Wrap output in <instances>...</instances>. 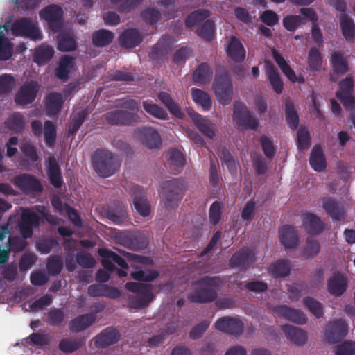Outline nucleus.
Instances as JSON below:
<instances>
[{
  "label": "nucleus",
  "mask_w": 355,
  "mask_h": 355,
  "mask_svg": "<svg viewBox=\"0 0 355 355\" xmlns=\"http://www.w3.org/2000/svg\"><path fill=\"white\" fill-rule=\"evenodd\" d=\"M43 132L46 146L49 147L54 146L57 137L55 125L51 121H46L44 125Z\"/></svg>",
  "instance_id": "4d7b16f0"
},
{
  "label": "nucleus",
  "mask_w": 355,
  "mask_h": 355,
  "mask_svg": "<svg viewBox=\"0 0 355 355\" xmlns=\"http://www.w3.org/2000/svg\"><path fill=\"white\" fill-rule=\"evenodd\" d=\"M254 261V253L248 248L239 250L230 259V265L246 270Z\"/></svg>",
  "instance_id": "6ab92c4d"
},
{
  "label": "nucleus",
  "mask_w": 355,
  "mask_h": 355,
  "mask_svg": "<svg viewBox=\"0 0 355 355\" xmlns=\"http://www.w3.org/2000/svg\"><path fill=\"white\" fill-rule=\"evenodd\" d=\"M88 294L91 297H107L110 299L119 298L121 293L116 287L103 284H94L88 287Z\"/></svg>",
  "instance_id": "5701e85b"
},
{
  "label": "nucleus",
  "mask_w": 355,
  "mask_h": 355,
  "mask_svg": "<svg viewBox=\"0 0 355 355\" xmlns=\"http://www.w3.org/2000/svg\"><path fill=\"white\" fill-rule=\"evenodd\" d=\"M348 325L342 319L330 322L325 330V337L329 343L340 342L347 334Z\"/></svg>",
  "instance_id": "2eb2a0df"
},
{
  "label": "nucleus",
  "mask_w": 355,
  "mask_h": 355,
  "mask_svg": "<svg viewBox=\"0 0 355 355\" xmlns=\"http://www.w3.org/2000/svg\"><path fill=\"white\" fill-rule=\"evenodd\" d=\"M12 31L17 36H24L33 40H40L42 38L38 27L28 17L17 19L13 24Z\"/></svg>",
  "instance_id": "0eeeda50"
},
{
  "label": "nucleus",
  "mask_w": 355,
  "mask_h": 355,
  "mask_svg": "<svg viewBox=\"0 0 355 355\" xmlns=\"http://www.w3.org/2000/svg\"><path fill=\"white\" fill-rule=\"evenodd\" d=\"M327 286L328 291L331 295L339 297L345 292L347 280L345 277L340 273L334 274L328 280Z\"/></svg>",
  "instance_id": "473e14b6"
},
{
  "label": "nucleus",
  "mask_w": 355,
  "mask_h": 355,
  "mask_svg": "<svg viewBox=\"0 0 355 355\" xmlns=\"http://www.w3.org/2000/svg\"><path fill=\"white\" fill-rule=\"evenodd\" d=\"M58 49L63 52L74 51L77 44L74 37L70 33L61 32L58 37Z\"/></svg>",
  "instance_id": "79ce46f5"
},
{
  "label": "nucleus",
  "mask_w": 355,
  "mask_h": 355,
  "mask_svg": "<svg viewBox=\"0 0 355 355\" xmlns=\"http://www.w3.org/2000/svg\"><path fill=\"white\" fill-rule=\"evenodd\" d=\"M46 269L53 276L59 275L63 269V261L60 255L49 257L46 262Z\"/></svg>",
  "instance_id": "5fc2aeb1"
},
{
  "label": "nucleus",
  "mask_w": 355,
  "mask_h": 355,
  "mask_svg": "<svg viewBox=\"0 0 355 355\" xmlns=\"http://www.w3.org/2000/svg\"><path fill=\"white\" fill-rule=\"evenodd\" d=\"M39 91L37 82L31 80L23 85L15 96V101L19 105H27L32 103Z\"/></svg>",
  "instance_id": "ddd939ff"
},
{
  "label": "nucleus",
  "mask_w": 355,
  "mask_h": 355,
  "mask_svg": "<svg viewBox=\"0 0 355 355\" xmlns=\"http://www.w3.org/2000/svg\"><path fill=\"white\" fill-rule=\"evenodd\" d=\"M330 63L333 71L337 75H344L349 71L347 58L341 52H334L331 56Z\"/></svg>",
  "instance_id": "c9c22d12"
},
{
  "label": "nucleus",
  "mask_w": 355,
  "mask_h": 355,
  "mask_svg": "<svg viewBox=\"0 0 355 355\" xmlns=\"http://www.w3.org/2000/svg\"><path fill=\"white\" fill-rule=\"evenodd\" d=\"M214 94L217 101L225 106L230 104L233 96V85L226 71L217 73L213 83Z\"/></svg>",
  "instance_id": "39448f33"
},
{
  "label": "nucleus",
  "mask_w": 355,
  "mask_h": 355,
  "mask_svg": "<svg viewBox=\"0 0 355 355\" xmlns=\"http://www.w3.org/2000/svg\"><path fill=\"white\" fill-rule=\"evenodd\" d=\"M105 119L111 125H134L140 122V117L136 113L122 110L108 112L105 114Z\"/></svg>",
  "instance_id": "6e6552de"
},
{
  "label": "nucleus",
  "mask_w": 355,
  "mask_h": 355,
  "mask_svg": "<svg viewBox=\"0 0 355 355\" xmlns=\"http://www.w3.org/2000/svg\"><path fill=\"white\" fill-rule=\"evenodd\" d=\"M121 338L119 331L113 327L104 329L94 338V344L98 348H106L116 343Z\"/></svg>",
  "instance_id": "a211bd4d"
},
{
  "label": "nucleus",
  "mask_w": 355,
  "mask_h": 355,
  "mask_svg": "<svg viewBox=\"0 0 355 355\" xmlns=\"http://www.w3.org/2000/svg\"><path fill=\"white\" fill-rule=\"evenodd\" d=\"M168 155L171 168L180 172L179 168H182L185 164L183 154L180 150L173 148L168 150Z\"/></svg>",
  "instance_id": "6e6d98bb"
},
{
  "label": "nucleus",
  "mask_w": 355,
  "mask_h": 355,
  "mask_svg": "<svg viewBox=\"0 0 355 355\" xmlns=\"http://www.w3.org/2000/svg\"><path fill=\"white\" fill-rule=\"evenodd\" d=\"M215 327L224 333L239 336L243 331L244 324L238 318L225 316L217 320L215 322Z\"/></svg>",
  "instance_id": "4468645a"
},
{
  "label": "nucleus",
  "mask_w": 355,
  "mask_h": 355,
  "mask_svg": "<svg viewBox=\"0 0 355 355\" xmlns=\"http://www.w3.org/2000/svg\"><path fill=\"white\" fill-rule=\"evenodd\" d=\"M64 318L65 314L62 309L53 308L47 314L46 322L51 326L58 327L62 324Z\"/></svg>",
  "instance_id": "13d9d810"
},
{
  "label": "nucleus",
  "mask_w": 355,
  "mask_h": 355,
  "mask_svg": "<svg viewBox=\"0 0 355 355\" xmlns=\"http://www.w3.org/2000/svg\"><path fill=\"white\" fill-rule=\"evenodd\" d=\"M297 144L300 150H306L311 146L310 134L306 128L301 127L297 131Z\"/></svg>",
  "instance_id": "e2e57ef3"
},
{
  "label": "nucleus",
  "mask_w": 355,
  "mask_h": 355,
  "mask_svg": "<svg viewBox=\"0 0 355 355\" xmlns=\"http://www.w3.org/2000/svg\"><path fill=\"white\" fill-rule=\"evenodd\" d=\"M74 64V58L69 55L62 57L55 69L56 77L62 82L67 81L69 78V73L72 71Z\"/></svg>",
  "instance_id": "2f4dec72"
},
{
  "label": "nucleus",
  "mask_w": 355,
  "mask_h": 355,
  "mask_svg": "<svg viewBox=\"0 0 355 355\" xmlns=\"http://www.w3.org/2000/svg\"><path fill=\"white\" fill-rule=\"evenodd\" d=\"M13 184L27 194L40 193L43 190V187L40 180L34 175L27 173L16 176L13 180Z\"/></svg>",
  "instance_id": "9b49d317"
},
{
  "label": "nucleus",
  "mask_w": 355,
  "mask_h": 355,
  "mask_svg": "<svg viewBox=\"0 0 355 355\" xmlns=\"http://www.w3.org/2000/svg\"><path fill=\"white\" fill-rule=\"evenodd\" d=\"M98 254L103 258H110V259H112L119 266L123 269H127L128 268V264L125 260L116 252L110 250L106 248H100L98 250Z\"/></svg>",
  "instance_id": "bf43d9fd"
},
{
  "label": "nucleus",
  "mask_w": 355,
  "mask_h": 355,
  "mask_svg": "<svg viewBox=\"0 0 355 355\" xmlns=\"http://www.w3.org/2000/svg\"><path fill=\"white\" fill-rule=\"evenodd\" d=\"M342 33L347 41L352 42L355 37V24L346 13L339 16Z\"/></svg>",
  "instance_id": "ea45409f"
},
{
  "label": "nucleus",
  "mask_w": 355,
  "mask_h": 355,
  "mask_svg": "<svg viewBox=\"0 0 355 355\" xmlns=\"http://www.w3.org/2000/svg\"><path fill=\"white\" fill-rule=\"evenodd\" d=\"M215 33V24L211 19L206 20L197 29V34L207 41L214 40Z\"/></svg>",
  "instance_id": "864d4df0"
},
{
  "label": "nucleus",
  "mask_w": 355,
  "mask_h": 355,
  "mask_svg": "<svg viewBox=\"0 0 355 355\" xmlns=\"http://www.w3.org/2000/svg\"><path fill=\"white\" fill-rule=\"evenodd\" d=\"M46 162V173L49 182L56 189L63 185V178L61 168L56 158L53 156L48 157Z\"/></svg>",
  "instance_id": "aec40b11"
},
{
  "label": "nucleus",
  "mask_w": 355,
  "mask_h": 355,
  "mask_svg": "<svg viewBox=\"0 0 355 355\" xmlns=\"http://www.w3.org/2000/svg\"><path fill=\"white\" fill-rule=\"evenodd\" d=\"M87 115V109H80L73 112L71 115V119L68 130V134L69 135H75L77 132Z\"/></svg>",
  "instance_id": "c03bdc74"
},
{
  "label": "nucleus",
  "mask_w": 355,
  "mask_h": 355,
  "mask_svg": "<svg viewBox=\"0 0 355 355\" xmlns=\"http://www.w3.org/2000/svg\"><path fill=\"white\" fill-rule=\"evenodd\" d=\"M191 96L194 102L200 105L204 110H209L211 107L209 95L205 91L197 88L191 89Z\"/></svg>",
  "instance_id": "09e8293b"
},
{
  "label": "nucleus",
  "mask_w": 355,
  "mask_h": 355,
  "mask_svg": "<svg viewBox=\"0 0 355 355\" xmlns=\"http://www.w3.org/2000/svg\"><path fill=\"white\" fill-rule=\"evenodd\" d=\"M114 38V33L106 29H99L92 34V44L96 47H104L110 44Z\"/></svg>",
  "instance_id": "a19ab883"
},
{
  "label": "nucleus",
  "mask_w": 355,
  "mask_h": 355,
  "mask_svg": "<svg viewBox=\"0 0 355 355\" xmlns=\"http://www.w3.org/2000/svg\"><path fill=\"white\" fill-rule=\"evenodd\" d=\"M54 55V50L49 46H41L36 49L34 54V62L38 64L48 62Z\"/></svg>",
  "instance_id": "8fccbe9b"
},
{
  "label": "nucleus",
  "mask_w": 355,
  "mask_h": 355,
  "mask_svg": "<svg viewBox=\"0 0 355 355\" xmlns=\"http://www.w3.org/2000/svg\"><path fill=\"white\" fill-rule=\"evenodd\" d=\"M160 101L167 107L171 114L177 118L182 119L184 116L180 107L176 103L171 96L166 92H160L157 95Z\"/></svg>",
  "instance_id": "58836bf2"
},
{
  "label": "nucleus",
  "mask_w": 355,
  "mask_h": 355,
  "mask_svg": "<svg viewBox=\"0 0 355 355\" xmlns=\"http://www.w3.org/2000/svg\"><path fill=\"white\" fill-rule=\"evenodd\" d=\"M125 288L135 293L128 297L129 307L135 309L146 308L153 300L155 295L151 286L138 282H127Z\"/></svg>",
  "instance_id": "7ed1b4c3"
},
{
  "label": "nucleus",
  "mask_w": 355,
  "mask_h": 355,
  "mask_svg": "<svg viewBox=\"0 0 355 355\" xmlns=\"http://www.w3.org/2000/svg\"><path fill=\"white\" fill-rule=\"evenodd\" d=\"M142 106L147 114L157 119L166 120L168 119V114L166 111L158 105L153 103L151 101H144L142 103Z\"/></svg>",
  "instance_id": "de8ad7c7"
},
{
  "label": "nucleus",
  "mask_w": 355,
  "mask_h": 355,
  "mask_svg": "<svg viewBox=\"0 0 355 355\" xmlns=\"http://www.w3.org/2000/svg\"><path fill=\"white\" fill-rule=\"evenodd\" d=\"M85 345L82 338H63L59 343V349L66 354H71L81 348Z\"/></svg>",
  "instance_id": "37998d69"
},
{
  "label": "nucleus",
  "mask_w": 355,
  "mask_h": 355,
  "mask_svg": "<svg viewBox=\"0 0 355 355\" xmlns=\"http://www.w3.org/2000/svg\"><path fill=\"white\" fill-rule=\"evenodd\" d=\"M26 239L17 236H10L8 239V250L15 253L22 252L26 248L28 243Z\"/></svg>",
  "instance_id": "0e129e2a"
},
{
  "label": "nucleus",
  "mask_w": 355,
  "mask_h": 355,
  "mask_svg": "<svg viewBox=\"0 0 355 355\" xmlns=\"http://www.w3.org/2000/svg\"><path fill=\"white\" fill-rule=\"evenodd\" d=\"M302 220L304 230L309 234L318 235L324 229V223L314 214L305 213L302 214Z\"/></svg>",
  "instance_id": "a878e982"
},
{
  "label": "nucleus",
  "mask_w": 355,
  "mask_h": 355,
  "mask_svg": "<svg viewBox=\"0 0 355 355\" xmlns=\"http://www.w3.org/2000/svg\"><path fill=\"white\" fill-rule=\"evenodd\" d=\"M135 132L142 144L148 148H159L162 146V138L158 132L153 128H139Z\"/></svg>",
  "instance_id": "f3484780"
},
{
  "label": "nucleus",
  "mask_w": 355,
  "mask_h": 355,
  "mask_svg": "<svg viewBox=\"0 0 355 355\" xmlns=\"http://www.w3.org/2000/svg\"><path fill=\"white\" fill-rule=\"evenodd\" d=\"M320 245L319 242L312 238H308L306 244L302 251V255L306 258L315 257L320 252Z\"/></svg>",
  "instance_id": "338daca9"
},
{
  "label": "nucleus",
  "mask_w": 355,
  "mask_h": 355,
  "mask_svg": "<svg viewBox=\"0 0 355 355\" xmlns=\"http://www.w3.org/2000/svg\"><path fill=\"white\" fill-rule=\"evenodd\" d=\"M96 320L94 313H87L76 317L69 323V329L71 331L78 333L84 331L91 326Z\"/></svg>",
  "instance_id": "72a5a7b5"
},
{
  "label": "nucleus",
  "mask_w": 355,
  "mask_h": 355,
  "mask_svg": "<svg viewBox=\"0 0 355 355\" xmlns=\"http://www.w3.org/2000/svg\"><path fill=\"white\" fill-rule=\"evenodd\" d=\"M42 218L35 212L30 209H24L21 215L19 229L21 236L25 239L32 237L33 229L39 227Z\"/></svg>",
  "instance_id": "9d476101"
},
{
  "label": "nucleus",
  "mask_w": 355,
  "mask_h": 355,
  "mask_svg": "<svg viewBox=\"0 0 355 355\" xmlns=\"http://www.w3.org/2000/svg\"><path fill=\"white\" fill-rule=\"evenodd\" d=\"M105 215L106 217L114 224L120 225L123 223L128 217L127 206L121 201L115 200L108 207Z\"/></svg>",
  "instance_id": "b1692460"
},
{
  "label": "nucleus",
  "mask_w": 355,
  "mask_h": 355,
  "mask_svg": "<svg viewBox=\"0 0 355 355\" xmlns=\"http://www.w3.org/2000/svg\"><path fill=\"white\" fill-rule=\"evenodd\" d=\"M210 15V12L206 9H198L189 14L185 21L188 28H192L198 23L204 21Z\"/></svg>",
  "instance_id": "3c124183"
},
{
  "label": "nucleus",
  "mask_w": 355,
  "mask_h": 355,
  "mask_svg": "<svg viewBox=\"0 0 355 355\" xmlns=\"http://www.w3.org/2000/svg\"><path fill=\"white\" fill-rule=\"evenodd\" d=\"M64 101L58 92H51L46 97V110L49 115H55L62 109Z\"/></svg>",
  "instance_id": "4c0bfd02"
},
{
  "label": "nucleus",
  "mask_w": 355,
  "mask_h": 355,
  "mask_svg": "<svg viewBox=\"0 0 355 355\" xmlns=\"http://www.w3.org/2000/svg\"><path fill=\"white\" fill-rule=\"evenodd\" d=\"M226 53L227 57L236 63H241L246 55L243 45L235 36H231L226 48Z\"/></svg>",
  "instance_id": "4be33fe9"
},
{
  "label": "nucleus",
  "mask_w": 355,
  "mask_h": 355,
  "mask_svg": "<svg viewBox=\"0 0 355 355\" xmlns=\"http://www.w3.org/2000/svg\"><path fill=\"white\" fill-rule=\"evenodd\" d=\"M282 331L286 337L296 345H304L307 340V335L301 329L289 324L282 327Z\"/></svg>",
  "instance_id": "e433bc0d"
},
{
  "label": "nucleus",
  "mask_w": 355,
  "mask_h": 355,
  "mask_svg": "<svg viewBox=\"0 0 355 355\" xmlns=\"http://www.w3.org/2000/svg\"><path fill=\"white\" fill-rule=\"evenodd\" d=\"M279 236L281 243L286 249L295 248L299 243L297 230L292 225H285L281 227Z\"/></svg>",
  "instance_id": "412c9836"
},
{
  "label": "nucleus",
  "mask_w": 355,
  "mask_h": 355,
  "mask_svg": "<svg viewBox=\"0 0 355 355\" xmlns=\"http://www.w3.org/2000/svg\"><path fill=\"white\" fill-rule=\"evenodd\" d=\"M275 311L284 318L297 324H303L306 322V315L301 311L290 308L287 306H277Z\"/></svg>",
  "instance_id": "c756f323"
},
{
  "label": "nucleus",
  "mask_w": 355,
  "mask_h": 355,
  "mask_svg": "<svg viewBox=\"0 0 355 355\" xmlns=\"http://www.w3.org/2000/svg\"><path fill=\"white\" fill-rule=\"evenodd\" d=\"M187 189L183 180L173 178L165 181L162 185V193L165 198L164 205L167 209L178 207Z\"/></svg>",
  "instance_id": "20e7f679"
},
{
  "label": "nucleus",
  "mask_w": 355,
  "mask_h": 355,
  "mask_svg": "<svg viewBox=\"0 0 355 355\" xmlns=\"http://www.w3.org/2000/svg\"><path fill=\"white\" fill-rule=\"evenodd\" d=\"M310 166L317 172H322L327 168V161L322 148L315 145L313 147L309 157Z\"/></svg>",
  "instance_id": "7c9ffc66"
},
{
  "label": "nucleus",
  "mask_w": 355,
  "mask_h": 355,
  "mask_svg": "<svg viewBox=\"0 0 355 355\" xmlns=\"http://www.w3.org/2000/svg\"><path fill=\"white\" fill-rule=\"evenodd\" d=\"M143 41V37L136 28L125 30L119 37V42L122 47L132 49Z\"/></svg>",
  "instance_id": "cd10ccee"
},
{
  "label": "nucleus",
  "mask_w": 355,
  "mask_h": 355,
  "mask_svg": "<svg viewBox=\"0 0 355 355\" xmlns=\"http://www.w3.org/2000/svg\"><path fill=\"white\" fill-rule=\"evenodd\" d=\"M304 305L308 308L309 311L317 318H320L323 315L322 305L311 297H307L303 300Z\"/></svg>",
  "instance_id": "680f3d73"
},
{
  "label": "nucleus",
  "mask_w": 355,
  "mask_h": 355,
  "mask_svg": "<svg viewBox=\"0 0 355 355\" xmlns=\"http://www.w3.org/2000/svg\"><path fill=\"white\" fill-rule=\"evenodd\" d=\"M291 263L287 259H279L270 265L269 274L275 278L285 277L289 275Z\"/></svg>",
  "instance_id": "f704fd0d"
},
{
  "label": "nucleus",
  "mask_w": 355,
  "mask_h": 355,
  "mask_svg": "<svg viewBox=\"0 0 355 355\" xmlns=\"http://www.w3.org/2000/svg\"><path fill=\"white\" fill-rule=\"evenodd\" d=\"M25 125L24 116L19 113L13 114L8 120V127L12 131L21 132Z\"/></svg>",
  "instance_id": "774afa93"
},
{
  "label": "nucleus",
  "mask_w": 355,
  "mask_h": 355,
  "mask_svg": "<svg viewBox=\"0 0 355 355\" xmlns=\"http://www.w3.org/2000/svg\"><path fill=\"white\" fill-rule=\"evenodd\" d=\"M212 77V71L206 62L201 63L193 74V80L196 83L206 84Z\"/></svg>",
  "instance_id": "a18cd8bd"
},
{
  "label": "nucleus",
  "mask_w": 355,
  "mask_h": 355,
  "mask_svg": "<svg viewBox=\"0 0 355 355\" xmlns=\"http://www.w3.org/2000/svg\"><path fill=\"white\" fill-rule=\"evenodd\" d=\"M322 207L329 216L334 220L340 221L345 218L344 207L336 200L331 197L322 199Z\"/></svg>",
  "instance_id": "bb28decb"
},
{
  "label": "nucleus",
  "mask_w": 355,
  "mask_h": 355,
  "mask_svg": "<svg viewBox=\"0 0 355 355\" xmlns=\"http://www.w3.org/2000/svg\"><path fill=\"white\" fill-rule=\"evenodd\" d=\"M62 8L55 4L48 6L40 12V17L48 21L49 28L54 33L59 32L62 28Z\"/></svg>",
  "instance_id": "1a4fd4ad"
},
{
  "label": "nucleus",
  "mask_w": 355,
  "mask_h": 355,
  "mask_svg": "<svg viewBox=\"0 0 355 355\" xmlns=\"http://www.w3.org/2000/svg\"><path fill=\"white\" fill-rule=\"evenodd\" d=\"M272 55L275 61L284 73V74L288 78V80H292L295 78V71L291 68L289 64L287 63L284 57L277 51L273 49L272 51Z\"/></svg>",
  "instance_id": "603ef678"
},
{
  "label": "nucleus",
  "mask_w": 355,
  "mask_h": 355,
  "mask_svg": "<svg viewBox=\"0 0 355 355\" xmlns=\"http://www.w3.org/2000/svg\"><path fill=\"white\" fill-rule=\"evenodd\" d=\"M232 118L239 126L247 130H255L259 126V121L256 116L253 115L241 101H235Z\"/></svg>",
  "instance_id": "423d86ee"
},
{
  "label": "nucleus",
  "mask_w": 355,
  "mask_h": 355,
  "mask_svg": "<svg viewBox=\"0 0 355 355\" xmlns=\"http://www.w3.org/2000/svg\"><path fill=\"white\" fill-rule=\"evenodd\" d=\"M92 166L96 173L104 178L114 174L119 168L120 163L112 153L103 149H97L92 157Z\"/></svg>",
  "instance_id": "f03ea898"
},
{
  "label": "nucleus",
  "mask_w": 355,
  "mask_h": 355,
  "mask_svg": "<svg viewBox=\"0 0 355 355\" xmlns=\"http://www.w3.org/2000/svg\"><path fill=\"white\" fill-rule=\"evenodd\" d=\"M173 37L169 35H163L158 42L151 48L149 57L153 60H164L172 51Z\"/></svg>",
  "instance_id": "f8f14e48"
},
{
  "label": "nucleus",
  "mask_w": 355,
  "mask_h": 355,
  "mask_svg": "<svg viewBox=\"0 0 355 355\" xmlns=\"http://www.w3.org/2000/svg\"><path fill=\"white\" fill-rule=\"evenodd\" d=\"M265 69L267 79L272 89L278 94L283 92L284 83L275 65L269 61L265 62Z\"/></svg>",
  "instance_id": "c85d7f7f"
},
{
  "label": "nucleus",
  "mask_w": 355,
  "mask_h": 355,
  "mask_svg": "<svg viewBox=\"0 0 355 355\" xmlns=\"http://www.w3.org/2000/svg\"><path fill=\"white\" fill-rule=\"evenodd\" d=\"M219 277L205 276L195 282L196 288L188 295V300L195 303H209L217 298L214 289L221 284Z\"/></svg>",
  "instance_id": "f257e3e1"
},
{
  "label": "nucleus",
  "mask_w": 355,
  "mask_h": 355,
  "mask_svg": "<svg viewBox=\"0 0 355 355\" xmlns=\"http://www.w3.org/2000/svg\"><path fill=\"white\" fill-rule=\"evenodd\" d=\"M284 103L286 122L288 125L292 130H295L299 125V116L295 109L293 103L288 98L285 99Z\"/></svg>",
  "instance_id": "49530a36"
},
{
  "label": "nucleus",
  "mask_w": 355,
  "mask_h": 355,
  "mask_svg": "<svg viewBox=\"0 0 355 355\" xmlns=\"http://www.w3.org/2000/svg\"><path fill=\"white\" fill-rule=\"evenodd\" d=\"M321 53L316 48H311L309 53L308 62L311 70L319 71L322 66Z\"/></svg>",
  "instance_id": "69168bd1"
},
{
  "label": "nucleus",
  "mask_w": 355,
  "mask_h": 355,
  "mask_svg": "<svg viewBox=\"0 0 355 355\" xmlns=\"http://www.w3.org/2000/svg\"><path fill=\"white\" fill-rule=\"evenodd\" d=\"M192 121L198 130L209 139L215 137V125L207 118L204 117L196 112L189 113Z\"/></svg>",
  "instance_id": "393cba45"
},
{
  "label": "nucleus",
  "mask_w": 355,
  "mask_h": 355,
  "mask_svg": "<svg viewBox=\"0 0 355 355\" xmlns=\"http://www.w3.org/2000/svg\"><path fill=\"white\" fill-rule=\"evenodd\" d=\"M304 24L303 17L300 15H287L283 19L284 28L291 32L295 31Z\"/></svg>",
  "instance_id": "052dcab7"
},
{
  "label": "nucleus",
  "mask_w": 355,
  "mask_h": 355,
  "mask_svg": "<svg viewBox=\"0 0 355 355\" xmlns=\"http://www.w3.org/2000/svg\"><path fill=\"white\" fill-rule=\"evenodd\" d=\"M133 199L134 208L136 211L143 217H146L150 214V205L144 195V191L139 186H133L130 191Z\"/></svg>",
  "instance_id": "dca6fc26"
}]
</instances>
